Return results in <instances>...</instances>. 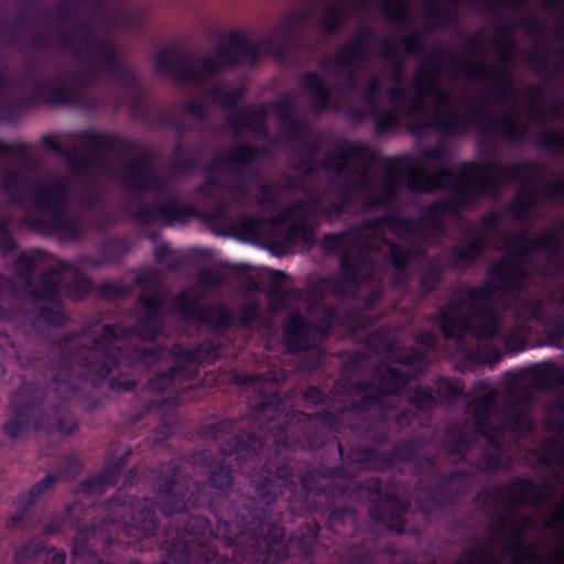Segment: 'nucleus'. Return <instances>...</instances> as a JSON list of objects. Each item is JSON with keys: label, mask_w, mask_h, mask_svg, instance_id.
I'll return each mask as SVG.
<instances>
[{"label": "nucleus", "mask_w": 564, "mask_h": 564, "mask_svg": "<svg viewBox=\"0 0 564 564\" xmlns=\"http://www.w3.org/2000/svg\"><path fill=\"white\" fill-rule=\"evenodd\" d=\"M274 457L264 462L249 475L248 497L241 501L221 498L208 499L206 485L191 480L180 466L169 464L156 490L163 495L162 514L172 518L189 514L192 509L207 505L217 524L213 529L215 540L227 553L242 564H282L289 558L288 547L281 545L285 538L283 525L271 521L272 507L285 490L297 488L294 466L288 459L292 449L280 446L274 438Z\"/></svg>", "instance_id": "1"}, {"label": "nucleus", "mask_w": 564, "mask_h": 564, "mask_svg": "<svg viewBox=\"0 0 564 564\" xmlns=\"http://www.w3.org/2000/svg\"><path fill=\"white\" fill-rule=\"evenodd\" d=\"M138 304L144 316L134 327L121 323L104 324L100 334L93 339V347L80 344L75 333L50 341L51 356L46 368L51 373L53 389L61 394L62 402L75 395L84 381L98 386L119 367L122 350L116 343L133 335L144 341H154L162 335V296L156 291L149 294L142 292L138 296Z\"/></svg>", "instance_id": "2"}, {"label": "nucleus", "mask_w": 564, "mask_h": 564, "mask_svg": "<svg viewBox=\"0 0 564 564\" xmlns=\"http://www.w3.org/2000/svg\"><path fill=\"white\" fill-rule=\"evenodd\" d=\"M444 216L458 217L447 198L431 203L416 219L403 216L399 209H391L381 217L365 219L339 232L325 234L322 247L328 253H339L340 259L337 275L324 278L322 285L336 296H344L349 289L361 285L366 257L362 253L354 256L350 249H364L367 246L366 231L388 227L395 237L415 245L424 241V232H443L446 228Z\"/></svg>", "instance_id": "3"}, {"label": "nucleus", "mask_w": 564, "mask_h": 564, "mask_svg": "<svg viewBox=\"0 0 564 564\" xmlns=\"http://www.w3.org/2000/svg\"><path fill=\"white\" fill-rule=\"evenodd\" d=\"M543 170L542 164L529 161L506 166L499 162L484 164L465 161L458 165V172L443 167L431 174L425 167L410 169L406 175L408 188L417 194L446 189L447 200L459 217L465 209L476 206L482 197H496L502 184L533 181Z\"/></svg>", "instance_id": "4"}, {"label": "nucleus", "mask_w": 564, "mask_h": 564, "mask_svg": "<svg viewBox=\"0 0 564 564\" xmlns=\"http://www.w3.org/2000/svg\"><path fill=\"white\" fill-rule=\"evenodd\" d=\"M137 478V469L131 468L127 473L122 488H120L104 506L102 518L98 524L78 527L76 538L73 542L72 556L75 562L85 564H112L102 556H107L115 540L108 532L113 527L127 535L135 534L139 539L153 536L159 530L158 510H161L164 496L156 490V485L162 478L153 484V490L159 496L160 502L153 499H145L142 507L134 514H131L134 497H123L127 487L133 485ZM124 564H143L138 558L129 560Z\"/></svg>", "instance_id": "5"}, {"label": "nucleus", "mask_w": 564, "mask_h": 564, "mask_svg": "<svg viewBox=\"0 0 564 564\" xmlns=\"http://www.w3.org/2000/svg\"><path fill=\"white\" fill-rule=\"evenodd\" d=\"M259 57V45L248 41L242 32L235 30L226 34L214 56L199 59L200 68L194 64L191 51L174 47L159 51L154 55L153 64L159 74L178 85H204L212 77L226 69L236 68L243 62L256 64Z\"/></svg>", "instance_id": "6"}, {"label": "nucleus", "mask_w": 564, "mask_h": 564, "mask_svg": "<svg viewBox=\"0 0 564 564\" xmlns=\"http://www.w3.org/2000/svg\"><path fill=\"white\" fill-rule=\"evenodd\" d=\"M498 291L503 292L486 274V281L476 286L455 290L448 303L437 312V325L447 340L462 341L466 335L477 340H492L500 334L497 312L485 305Z\"/></svg>", "instance_id": "7"}, {"label": "nucleus", "mask_w": 564, "mask_h": 564, "mask_svg": "<svg viewBox=\"0 0 564 564\" xmlns=\"http://www.w3.org/2000/svg\"><path fill=\"white\" fill-rule=\"evenodd\" d=\"M502 241L513 260L489 265L487 275L506 297H513L525 289L530 273L524 263L532 259L533 251H545L555 273L564 271V248L555 229H545L533 238H529L525 230H520L505 235Z\"/></svg>", "instance_id": "8"}, {"label": "nucleus", "mask_w": 564, "mask_h": 564, "mask_svg": "<svg viewBox=\"0 0 564 564\" xmlns=\"http://www.w3.org/2000/svg\"><path fill=\"white\" fill-rule=\"evenodd\" d=\"M59 44L86 59V72L83 76H76L79 80V94L85 85L95 82L99 73H102L133 91L130 101L133 111L139 112L143 109V91L140 83L135 74L119 58L115 45L99 41L87 24L79 22L74 23L73 32L61 34Z\"/></svg>", "instance_id": "9"}, {"label": "nucleus", "mask_w": 564, "mask_h": 564, "mask_svg": "<svg viewBox=\"0 0 564 564\" xmlns=\"http://www.w3.org/2000/svg\"><path fill=\"white\" fill-rule=\"evenodd\" d=\"M160 547L166 556L161 564H242L213 540L205 516L191 514L183 528H165Z\"/></svg>", "instance_id": "10"}, {"label": "nucleus", "mask_w": 564, "mask_h": 564, "mask_svg": "<svg viewBox=\"0 0 564 564\" xmlns=\"http://www.w3.org/2000/svg\"><path fill=\"white\" fill-rule=\"evenodd\" d=\"M253 412L258 420H267L263 425L259 426L261 432L276 436L279 446L283 441V445L290 446L292 449L301 448L315 451L324 445L326 435L318 426L313 424L314 421L329 431H335L340 426L338 414L330 410H322L315 414L300 412L297 421L305 430L303 431L302 437H290L289 414L283 412V400L278 392L262 395L261 400L254 404Z\"/></svg>", "instance_id": "11"}, {"label": "nucleus", "mask_w": 564, "mask_h": 564, "mask_svg": "<svg viewBox=\"0 0 564 564\" xmlns=\"http://www.w3.org/2000/svg\"><path fill=\"white\" fill-rule=\"evenodd\" d=\"M37 70L33 64H28L19 77L22 88L30 86L26 96L20 98H0V121L13 123L23 112L24 107L40 104L55 106H72L79 99V80L67 72L59 74L56 80L48 82L36 78Z\"/></svg>", "instance_id": "12"}, {"label": "nucleus", "mask_w": 564, "mask_h": 564, "mask_svg": "<svg viewBox=\"0 0 564 564\" xmlns=\"http://www.w3.org/2000/svg\"><path fill=\"white\" fill-rule=\"evenodd\" d=\"M514 25L503 24L498 31L494 45L498 55V65L487 64L484 59L465 63L458 55H453L451 64L460 74H467L480 82L499 83L497 88L491 87L490 94L498 102H507L518 95L516 83L511 78V62L516 56L517 47L512 37Z\"/></svg>", "instance_id": "13"}, {"label": "nucleus", "mask_w": 564, "mask_h": 564, "mask_svg": "<svg viewBox=\"0 0 564 564\" xmlns=\"http://www.w3.org/2000/svg\"><path fill=\"white\" fill-rule=\"evenodd\" d=\"M72 140L84 150L83 156L73 160L75 170L97 171L104 170L110 155L122 158L137 156L133 162H144L149 167L152 164V153L149 149L141 148L134 140L121 138L113 132L84 129L72 134Z\"/></svg>", "instance_id": "14"}, {"label": "nucleus", "mask_w": 564, "mask_h": 564, "mask_svg": "<svg viewBox=\"0 0 564 564\" xmlns=\"http://www.w3.org/2000/svg\"><path fill=\"white\" fill-rule=\"evenodd\" d=\"M46 390L34 382L23 381L10 395L11 415L3 424V432L10 438H18L29 429L39 431L46 426L50 411L45 402Z\"/></svg>", "instance_id": "15"}, {"label": "nucleus", "mask_w": 564, "mask_h": 564, "mask_svg": "<svg viewBox=\"0 0 564 564\" xmlns=\"http://www.w3.org/2000/svg\"><path fill=\"white\" fill-rule=\"evenodd\" d=\"M507 398L501 404L502 421L499 425L490 422L476 425L473 433L486 440L488 448L501 451L503 448L505 433H528L533 427L531 414V397L527 392L516 393L508 391Z\"/></svg>", "instance_id": "16"}, {"label": "nucleus", "mask_w": 564, "mask_h": 564, "mask_svg": "<svg viewBox=\"0 0 564 564\" xmlns=\"http://www.w3.org/2000/svg\"><path fill=\"white\" fill-rule=\"evenodd\" d=\"M346 475L343 465L322 466L319 468L304 471L300 477L301 492L296 489L290 492L289 508L297 516L315 514L319 512L317 498L329 499L337 492L343 494L344 488L335 484L322 485V480L341 479Z\"/></svg>", "instance_id": "17"}, {"label": "nucleus", "mask_w": 564, "mask_h": 564, "mask_svg": "<svg viewBox=\"0 0 564 564\" xmlns=\"http://www.w3.org/2000/svg\"><path fill=\"white\" fill-rule=\"evenodd\" d=\"M357 489L370 501L368 512L375 523L398 534L405 532V517L410 510L408 501L389 491L378 477L359 482Z\"/></svg>", "instance_id": "18"}, {"label": "nucleus", "mask_w": 564, "mask_h": 564, "mask_svg": "<svg viewBox=\"0 0 564 564\" xmlns=\"http://www.w3.org/2000/svg\"><path fill=\"white\" fill-rule=\"evenodd\" d=\"M84 464L77 454L70 453L63 457L57 470L48 474L36 481L25 495L19 498L20 506L7 523L8 529L20 527L29 510L35 505L41 496L52 489L58 481L74 479L83 469Z\"/></svg>", "instance_id": "19"}, {"label": "nucleus", "mask_w": 564, "mask_h": 564, "mask_svg": "<svg viewBox=\"0 0 564 564\" xmlns=\"http://www.w3.org/2000/svg\"><path fill=\"white\" fill-rule=\"evenodd\" d=\"M198 213L194 206L181 205L175 194L164 202H141L138 200L131 213L132 219L142 226L161 221L166 226L185 224L188 219L197 217Z\"/></svg>", "instance_id": "20"}, {"label": "nucleus", "mask_w": 564, "mask_h": 564, "mask_svg": "<svg viewBox=\"0 0 564 564\" xmlns=\"http://www.w3.org/2000/svg\"><path fill=\"white\" fill-rule=\"evenodd\" d=\"M377 382L373 394H365L350 403V410L355 413H368L382 405L383 401L390 397H400L411 381L408 372L387 366L384 371H375Z\"/></svg>", "instance_id": "21"}, {"label": "nucleus", "mask_w": 564, "mask_h": 564, "mask_svg": "<svg viewBox=\"0 0 564 564\" xmlns=\"http://www.w3.org/2000/svg\"><path fill=\"white\" fill-rule=\"evenodd\" d=\"M378 156V152L369 143L341 139L336 144L335 160L329 166L337 171H355L354 166H358V183L367 187L369 169L377 162Z\"/></svg>", "instance_id": "22"}, {"label": "nucleus", "mask_w": 564, "mask_h": 564, "mask_svg": "<svg viewBox=\"0 0 564 564\" xmlns=\"http://www.w3.org/2000/svg\"><path fill=\"white\" fill-rule=\"evenodd\" d=\"M425 476L427 480V487L431 491L427 495L431 510H442L445 503L452 501L456 496L459 495V490L455 488V484L460 480L468 478V473L463 469H455L447 474H443L435 459L434 467H425Z\"/></svg>", "instance_id": "23"}, {"label": "nucleus", "mask_w": 564, "mask_h": 564, "mask_svg": "<svg viewBox=\"0 0 564 564\" xmlns=\"http://www.w3.org/2000/svg\"><path fill=\"white\" fill-rule=\"evenodd\" d=\"M260 151L250 143H241L229 150L225 155L214 158L212 164L207 167L205 182L216 189H223L224 185L216 170L228 165L231 167L236 177H241L242 173L257 161Z\"/></svg>", "instance_id": "24"}, {"label": "nucleus", "mask_w": 564, "mask_h": 564, "mask_svg": "<svg viewBox=\"0 0 564 564\" xmlns=\"http://www.w3.org/2000/svg\"><path fill=\"white\" fill-rule=\"evenodd\" d=\"M397 463L411 465L413 473L422 476L425 467L435 466V457L421 455L419 444L414 440H400L388 451H381V473L392 470Z\"/></svg>", "instance_id": "25"}, {"label": "nucleus", "mask_w": 564, "mask_h": 564, "mask_svg": "<svg viewBox=\"0 0 564 564\" xmlns=\"http://www.w3.org/2000/svg\"><path fill=\"white\" fill-rule=\"evenodd\" d=\"M443 56L444 52L442 50L433 51L429 58L422 63L419 72L414 75L413 80L415 88L425 86L423 91L424 96L435 97L437 111L446 108L447 113L448 111L454 110L452 108L453 100L451 93L440 86L441 67L438 62Z\"/></svg>", "instance_id": "26"}, {"label": "nucleus", "mask_w": 564, "mask_h": 564, "mask_svg": "<svg viewBox=\"0 0 564 564\" xmlns=\"http://www.w3.org/2000/svg\"><path fill=\"white\" fill-rule=\"evenodd\" d=\"M390 169L388 175L380 185V192L372 195L365 203V209L371 210L376 208L384 209L388 213L395 209L393 206L395 199L400 194V178L403 176L408 181V172L410 169H415L410 164L408 158H390L388 159Z\"/></svg>", "instance_id": "27"}, {"label": "nucleus", "mask_w": 564, "mask_h": 564, "mask_svg": "<svg viewBox=\"0 0 564 564\" xmlns=\"http://www.w3.org/2000/svg\"><path fill=\"white\" fill-rule=\"evenodd\" d=\"M174 304L184 319H197L215 329L231 323V312L223 304H218L212 310L209 305L202 304L198 299L187 293L178 294Z\"/></svg>", "instance_id": "28"}, {"label": "nucleus", "mask_w": 564, "mask_h": 564, "mask_svg": "<svg viewBox=\"0 0 564 564\" xmlns=\"http://www.w3.org/2000/svg\"><path fill=\"white\" fill-rule=\"evenodd\" d=\"M70 186L63 178L45 182L35 187L32 203L34 208L51 219L67 212Z\"/></svg>", "instance_id": "29"}, {"label": "nucleus", "mask_w": 564, "mask_h": 564, "mask_svg": "<svg viewBox=\"0 0 564 564\" xmlns=\"http://www.w3.org/2000/svg\"><path fill=\"white\" fill-rule=\"evenodd\" d=\"M540 196L554 202L564 200V176L557 181L547 183L541 193L533 186L517 192L508 204L507 212L516 219L524 220L529 217L530 213L538 207Z\"/></svg>", "instance_id": "30"}, {"label": "nucleus", "mask_w": 564, "mask_h": 564, "mask_svg": "<svg viewBox=\"0 0 564 564\" xmlns=\"http://www.w3.org/2000/svg\"><path fill=\"white\" fill-rule=\"evenodd\" d=\"M33 305L26 311L33 327L62 328L70 322L62 297L26 299Z\"/></svg>", "instance_id": "31"}, {"label": "nucleus", "mask_w": 564, "mask_h": 564, "mask_svg": "<svg viewBox=\"0 0 564 564\" xmlns=\"http://www.w3.org/2000/svg\"><path fill=\"white\" fill-rule=\"evenodd\" d=\"M531 523V518H520L512 508H507L505 513H502L498 520L494 521L491 525L495 531L500 534H506L509 529L513 532V541L508 546V552L519 551L523 561L532 564H540L541 561L538 555L533 554L528 549L520 550L519 547L522 542V536Z\"/></svg>", "instance_id": "32"}, {"label": "nucleus", "mask_w": 564, "mask_h": 564, "mask_svg": "<svg viewBox=\"0 0 564 564\" xmlns=\"http://www.w3.org/2000/svg\"><path fill=\"white\" fill-rule=\"evenodd\" d=\"M314 330L313 323L295 312L289 315L283 325L284 347L291 355L308 351L313 348L311 334Z\"/></svg>", "instance_id": "33"}, {"label": "nucleus", "mask_w": 564, "mask_h": 564, "mask_svg": "<svg viewBox=\"0 0 564 564\" xmlns=\"http://www.w3.org/2000/svg\"><path fill=\"white\" fill-rule=\"evenodd\" d=\"M372 36L369 30L359 31L336 51L333 63L340 67L365 66L369 58L368 51L371 47Z\"/></svg>", "instance_id": "34"}, {"label": "nucleus", "mask_w": 564, "mask_h": 564, "mask_svg": "<svg viewBox=\"0 0 564 564\" xmlns=\"http://www.w3.org/2000/svg\"><path fill=\"white\" fill-rule=\"evenodd\" d=\"M223 346L210 339H204L194 348H186L182 344L176 343L171 348L172 356L188 365L207 366L212 365L221 357Z\"/></svg>", "instance_id": "35"}, {"label": "nucleus", "mask_w": 564, "mask_h": 564, "mask_svg": "<svg viewBox=\"0 0 564 564\" xmlns=\"http://www.w3.org/2000/svg\"><path fill=\"white\" fill-rule=\"evenodd\" d=\"M435 129L443 134H460L467 131V119L455 111L447 113L435 112L432 121H414L409 126V132L422 137L427 130Z\"/></svg>", "instance_id": "36"}, {"label": "nucleus", "mask_w": 564, "mask_h": 564, "mask_svg": "<svg viewBox=\"0 0 564 564\" xmlns=\"http://www.w3.org/2000/svg\"><path fill=\"white\" fill-rule=\"evenodd\" d=\"M264 448V438L254 432H239L220 445L225 456L235 455L238 460L254 459Z\"/></svg>", "instance_id": "37"}, {"label": "nucleus", "mask_w": 564, "mask_h": 564, "mask_svg": "<svg viewBox=\"0 0 564 564\" xmlns=\"http://www.w3.org/2000/svg\"><path fill=\"white\" fill-rule=\"evenodd\" d=\"M70 267L65 261H59L57 265L44 270L37 278L40 288L36 289L34 283L30 290H23L24 299H42V297H62L61 288L63 276Z\"/></svg>", "instance_id": "38"}, {"label": "nucleus", "mask_w": 564, "mask_h": 564, "mask_svg": "<svg viewBox=\"0 0 564 564\" xmlns=\"http://www.w3.org/2000/svg\"><path fill=\"white\" fill-rule=\"evenodd\" d=\"M268 112L264 106H260L257 110H250L248 107H240L236 113H229L227 122L230 129L237 134L243 130L263 134L267 131Z\"/></svg>", "instance_id": "39"}, {"label": "nucleus", "mask_w": 564, "mask_h": 564, "mask_svg": "<svg viewBox=\"0 0 564 564\" xmlns=\"http://www.w3.org/2000/svg\"><path fill=\"white\" fill-rule=\"evenodd\" d=\"M507 490L517 497L512 500L513 505L530 502L536 506L552 495L554 488L550 484L535 485L530 478L517 477L508 485Z\"/></svg>", "instance_id": "40"}, {"label": "nucleus", "mask_w": 564, "mask_h": 564, "mask_svg": "<svg viewBox=\"0 0 564 564\" xmlns=\"http://www.w3.org/2000/svg\"><path fill=\"white\" fill-rule=\"evenodd\" d=\"M489 248V239L481 232L473 234L467 241H460L453 246L451 250V263L453 267L458 264H474Z\"/></svg>", "instance_id": "41"}, {"label": "nucleus", "mask_w": 564, "mask_h": 564, "mask_svg": "<svg viewBox=\"0 0 564 564\" xmlns=\"http://www.w3.org/2000/svg\"><path fill=\"white\" fill-rule=\"evenodd\" d=\"M30 188L29 176L20 169H0V189L13 204L24 203Z\"/></svg>", "instance_id": "42"}, {"label": "nucleus", "mask_w": 564, "mask_h": 564, "mask_svg": "<svg viewBox=\"0 0 564 564\" xmlns=\"http://www.w3.org/2000/svg\"><path fill=\"white\" fill-rule=\"evenodd\" d=\"M528 383L540 391L564 386V371L552 362L534 365L525 372Z\"/></svg>", "instance_id": "43"}, {"label": "nucleus", "mask_w": 564, "mask_h": 564, "mask_svg": "<svg viewBox=\"0 0 564 564\" xmlns=\"http://www.w3.org/2000/svg\"><path fill=\"white\" fill-rule=\"evenodd\" d=\"M299 84L312 94L311 107L313 110L322 113L329 109L332 89L321 75L314 72H306L300 77Z\"/></svg>", "instance_id": "44"}, {"label": "nucleus", "mask_w": 564, "mask_h": 564, "mask_svg": "<svg viewBox=\"0 0 564 564\" xmlns=\"http://www.w3.org/2000/svg\"><path fill=\"white\" fill-rule=\"evenodd\" d=\"M45 252L41 249L21 251L12 261V271L17 280L24 285L23 290H30L35 280L36 271L43 262Z\"/></svg>", "instance_id": "45"}, {"label": "nucleus", "mask_w": 564, "mask_h": 564, "mask_svg": "<svg viewBox=\"0 0 564 564\" xmlns=\"http://www.w3.org/2000/svg\"><path fill=\"white\" fill-rule=\"evenodd\" d=\"M484 132L500 137L508 144H519L527 135V129L509 115H500L490 118Z\"/></svg>", "instance_id": "46"}, {"label": "nucleus", "mask_w": 564, "mask_h": 564, "mask_svg": "<svg viewBox=\"0 0 564 564\" xmlns=\"http://www.w3.org/2000/svg\"><path fill=\"white\" fill-rule=\"evenodd\" d=\"M154 167H149L144 162H129L126 169L118 173L126 192L140 196L147 193L149 181Z\"/></svg>", "instance_id": "47"}, {"label": "nucleus", "mask_w": 564, "mask_h": 564, "mask_svg": "<svg viewBox=\"0 0 564 564\" xmlns=\"http://www.w3.org/2000/svg\"><path fill=\"white\" fill-rule=\"evenodd\" d=\"M380 56L393 68L394 85L387 89V95L391 104L398 105L406 95L402 83V63L399 59L395 42L384 40L380 50Z\"/></svg>", "instance_id": "48"}, {"label": "nucleus", "mask_w": 564, "mask_h": 564, "mask_svg": "<svg viewBox=\"0 0 564 564\" xmlns=\"http://www.w3.org/2000/svg\"><path fill=\"white\" fill-rule=\"evenodd\" d=\"M124 466L126 457H118L116 460L107 464L99 473L84 479L79 486L80 490L90 494L116 485Z\"/></svg>", "instance_id": "49"}, {"label": "nucleus", "mask_w": 564, "mask_h": 564, "mask_svg": "<svg viewBox=\"0 0 564 564\" xmlns=\"http://www.w3.org/2000/svg\"><path fill=\"white\" fill-rule=\"evenodd\" d=\"M319 531L321 527L314 521L312 524L299 528L290 538V545L285 544L284 540L281 545H285L289 553L290 546H292L304 558H311L316 553Z\"/></svg>", "instance_id": "50"}, {"label": "nucleus", "mask_w": 564, "mask_h": 564, "mask_svg": "<svg viewBox=\"0 0 564 564\" xmlns=\"http://www.w3.org/2000/svg\"><path fill=\"white\" fill-rule=\"evenodd\" d=\"M362 6L376 3L388 22L397 26L410 24L411 10L409 0H356Z\"/></svg>", "instance_id": "51"}, {"label": "nucleus", "mask_w": 564, "mask_h": 564, "mask_svg": "<svg viewBox=\"0 0 564 564\" xmlns=\"http://www.w3.org/2000/svg\"><path fill=\"white\" fill-rule=\"evenodd\" d=\"M52 235L68 240H77L86 235V225L79 216H68L67 212L51 219Z\"/></svg>", "instance_id": "52"}, {"label": "nucleus", "mask_w": 564, "mask_h": 564, "mask_svg": "<svg viewBox=\"0 0 564 564\" xmlns=\"http://www.w3.org/2000/svg\"><path fill=\"white\" fill-rule=\"evenodd\" d=\"M445 436L446 453L456 456L459 462L465 463L470 449L475 445V434L456 427L447 429Z\"/></svg>", "instance_id": "53"}, {"label": "nucleus", "mask_w": 564, "mask_h": 564, "mask_svg": "<svg viewBox=\"0 0 564 564\" xmlns=\"http://www.w3.org/2000/svg\"><path fill=\"white\" fill-rule=\"evenodd\" d=\"M180 378L192 379V376L186 366L178 364L162 372L154 373L148 380V386L153 391L165 392L172 390Z\"/></svg>", "instance_id": "54"}, {"label": "nucleus", "mask_w": 564, "mask_h": 564, "mask_svg": "<svg viewBox=\"0 0 564 564\" xmlns=\"http://www.w3.org/2000/svg\"><path fill=\"white\" fill-rule=\"evenodd\" d=\"M357 523V512L350 507L330 508L327 511L326 529L335 535H345L346 527L355 530Z\"/></svg>", "instance_id": "55"}, {"label": "nucleus", "mask_w": 564, "mask_h": 564, "mask_svg": "<svg viewBox=\"0 0 564 564\" xmlns=\"http://www.w3.org/2000/svg\"><path fill=\"white\" fill-rule=\"evenodd\" d=\"M226 272L218 269L204 268L198 272V282L210 288H219L226 282V275L242 278L248 273V267L245 264H229L225 267Z\"/></svg>", "instance_id": "56"}, {"label": "nucleus", "mask_w": 564, "mask_h": 564, "mask_svg": "<svg viewBox=\"0 0 564 564\" xmlns=\"http://www.w3.org/2000/svg\"><path fill=\"white\" fill-rule=\"evenodd\" d=\"M171 158V172L177 177L187 176L200 167L198 158L188 153L182 142L173 147Z\"/></svg>", "instance_id": "57"}, {"label": "nucleus", "mask_w": 564, "mask_h": 564, "mask_svg": "<svg viewBox=\"0 0 564 564\" xmlns=\"http://www.w3.org/2000/svg\"><path fill=\"white\" fill-rule=\"evenodd\" d=\"M129 250V242L123 237L105 239L98 246V254L102 257L106 265L120 264Z\"/></svg>", "instance_id": "58"}, {"label": "nucleus", "mask_w": 564, "mask_h": 564, "mask_svg": "<svg viewBox=\"0 0 564 564\" xmlns=\"http://www.w3.org/2000/svg\"><path fill=\"white\" fill-rule=\"evenodd\" d=\"M433 382L435 388L434 395L438 400V405L441 403H452L465 395L463 383L456 382L447 376L438 375Z\"/></svg>", "instance_id": "59"}, {"label": "nucleus", "mask_w": 564, "mask_h": 564, "mask_svg": "<svg viewBox=\"0 0 564 564\" xmlns=\"http://www.w3.org/2000/svg\"><path fill=\"white\" fill-rule=\"evenodd\" d=\"M381 451L372 446H354L347 453V460L365 469L381 471Z\"/></svg>", "instance_id": "60"}, {"label": "nucleus", "mask_w": 564, "mask_h": 564, "mask_svg": "<svg viewBox=\"0 0 564 564\" xmlns=\"http://www.w3.org/2000/svg\"><path fill=\"white\" fill-rule=\"evenodd\" d=\"M512 460L509 455L503 451L491 449L484 447L481 451V458L477 464L480 471L496 474L500 470H507L511 467Z\"/></svg>", "instance_id": "61"}, {"label": "nucleus", "mask_w": 564, "mask_h": 564, "mask_svg": "<svg viewBox=\"0 0 564 564\" xmlns=\"http://www.w3.org/2000/svg\"><path fill=\"white\" fill-rule=\"evenodd\" d=\"M347 18L348 14L344 8L343 0L336 3H330L322 15L321 28L328 35L337 34L346 23Z\"/></svg>", "instance_id": "62"}, {"label": "nucleus", "mask_w": 564, "mask_h": 564, "mask_svg": "<svg viewBox=\"0 0 564 564\" xmlns=\"http://www.w3.org/2000/svg\"><path fill=\"white\" fill-rule=\"evenodd\" d=\"M444 269L437 263L425 265L419 276V289L422 296H429L434 293L444 279Z\"/></svg>", "instance_id": "63"}, {"label": "nucleus", "mask_w": 564, "mask_h": 564, "mask_svg": "<svg viewBox=\"0 0 564 564\" xmlns=\"http://www.w3.org/2000/svg\"><path fill=\"white\" fill-rule=\"evenodd\" d=\"M498 397L496 392H489L476 397L471 402V415L475 420V426L487 424L497 406Z\"/></svg>", "instance_id": "64"}]
</instances>
